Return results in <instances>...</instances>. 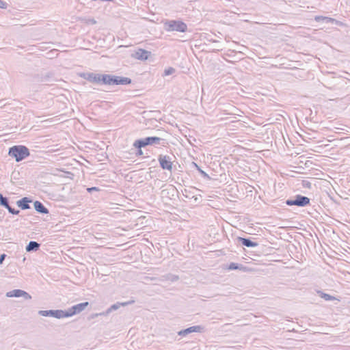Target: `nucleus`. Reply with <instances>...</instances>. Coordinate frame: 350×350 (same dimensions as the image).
<instances>
[{
	"label": "nucleus",
	"mask_w": 350,
	"mask_h": 350,
	"mask_svg": "<svg viewBox=\"0 0 350 350\" xmlns=\"http://www.w3.org/2000/svg\"><path fill=\"white\" fill-rule=\"evenodd\" d=\"M100 189L96 187H89L87 189V191L89 192V193H91L94 191H99Z\"/></svg>",
	"instance_id": "28"
},
{
	"label": "nucleus",
	"mask_w": 350,
	"mask_h": 350,
	"mask_svg": "<svg viewBox=\"0 0 350 350\" xmlns=\"http://www.w3.org/2000/svg\"><path fill=\"white\" fill-rule=\"evenodd\" d=\"M23 291L21 290V289H15V290L10 291V292H8L6 294V296L9 297H22V295H24Z\"/></svg>",
	"instance_id": "18"
},
{
	"label": "nucleus",
	"mask_w": 350,
	"mask_h": 350,
	"mask_svg": "<svg viewBox=\"0 0 350 350\" xmlns=\"http://www.w3.org/2000/svg\"><path fill=\"white\" fill-rule=\"evenodd\" d=\"M158 161L159 162L161 167L163 170L172 171L173 164L170 156L159 154L158 157Z\"/></svg>",
	"instance_id": "8"
},
{
	"label": "nucleus",
	"mask_w": 350,
	"mask_h": 350,
	"mask_svg": "<svg viewBox=\"0 0 350 350\" xmlns=\"http://www.w3.org/2000/svg\"><path fill=\"white\" fill-rule=\"evenodd\" d=\"M79 76L91 82L104 85H129L131 79L129 77L112 75L109 74H96L94 72H82Z\"/></svg>",
	"instance_id": "1"
},
{
	"label": "nucleus",
	"mask_w": 350,
	"mask_h": 350,
	"mask_svg": "<svg viewBox=\"0 0 350 350\" xmlns=\"http://www.w3.org/2000/svg\"><path fill=\"white\" fill-rule=\"evenodd\" d=\"M193 163L198 170V171L200 172V174L202 176V177L208 180H211V177L208 176V174H206L204 170H202L196 163Z\"/></svg>",
	"instance_id": "20"
},
{
	"label": "nucleus",
	"mask_w": 350,
	"mask_h": 350,
	"mask_svg": "<svg viewBox=\"0 0 350 350\" xmlns=\"http://www.w3.org/2000/svg\"><path fill=\"white\" fill-rule=\"evenodd\" d=\"M164 29L167 31H178L185 33L187 31V25L181 21L167 20L163 23Z\"/></svg>",
	"instance_id": "3"
},
{
	"label": "nucleus",
	"mask_w": 350,
	"mask_h": 350,
	"mask_svg": "<svg viewBox=\"0 0 350 350\" xmlns=\"http://www.w3.org/2000/svg\"><path fill=\"white\" fill-rule=\"evenodd\" d=\"M38 314L42 317H51L56 319L66 318L65 310H39Z\"/></svg>",
	"instance_id": "7"
},
{
	"label": "nucleus",
	"mask_w": 350,
	"mask_h": 350,
	"mask_svg": "<svg viewBox=\"0 0 350 350\" xmlns=\"http://www.w3.org/2000/svg\"><path fill=\"white\" fill-rule=\"evenodd\" d=\"M35 210L40 214H48L49 210L46 208L44 204L40 201H35L33 203Z\"/></svg>",
	"instance_id": "15"
},
{
	"label": "nucleus",
	"mask_w": 350,
	"mask_h": 350,
	"mask_svg": "<svg viewBox=\"0 0 350 350\" xmlns=\"http://www.w3.org/2000/svg\"><path fill=\"white\" fill-rule=\"evenodd\" d=\"M165 139L159 137H146L145 138L138 139L136 140L137 146L139 148H144L147 146L161 144V142H164Z\"/></svg>",
	"instance_id": "5"
},
{
	"label": "nucleus",
	"mask_w": 350,
	"mask_h": 350,
	"mask_svg": "<svg viewBox=\"0 0 350 350\" xmlns=\"http://www.w3.org/2000/svg\"><path fill=\"white\" fill-rule=\"evenodd\" d=\"M167 278L170 280H171L172 282H175V281H177L178 280V276L177 275H172V274H169L167 276Z\"/></svg>",
	"instance_id": "24"
},
{
	"label": "nucleus",
	"mask_w": 350,
	"mask_h": 350,
	"mask_svg": "<svg viewBox=\"0 0 350 350\" xmlns=\"http://www.w3.org/2000/svg\"><path fill=\"white\" fill-rule=\"evenodd\" d=\"M90 22L92 23V24H96V21L94 18L92 19H90Z\"/></svg>",
	"instance_id": "31"
},
{
	"label": "nucleus",
	"mask_w": 350,
	"mask_h": 350,
	"mask_svg": "<svg viewBox=\"0 0 350 350\" xmlns=\"http://www.w3.org/2000/svg\"><path fill=\"white\" fill-rule=\"evenodd\" d=\"M204 330V327L200 325L191 326L185 329H182L178 332V334L180 336H185L192 332H202Z\"/></svg>",
	"instance_id": "11"
},
{
	"label": "nucleus",
	"mask_w": 350,
	"mask_h": 350,
	"mask_svg": "<svg viewBox=\"0 0 350 350\" xmlns=\"http://www.w3.org/2000/svg\"><path fill=\"white\" fill-rule=\"evenodd\" d=\"M89 305V302L85 301L72 306L69 308L67 310H65L66 318L70 317L73 315L79 314L83 311L86 307Z\"/></svg>",
	"instance_id": "6"
},
{
	"label": "nucleus",
	"mask_w": 350,
	"mask_h": 350,
	"mask_svg": "<svg viewBox=\"0 0 350 350\" xmlns=\"http://www.w3.org/2000/svg\"><path fill=\"white\" fill-rule=\"evenodd\" d=\"M239 243L247 247H255L258 245V243L253 241L251 238L237 237Z\"/></svg>",
	"instance_id": "13"
},
{
	"label": "nucleus",
	"mask_w": 350,
	"mask_h": 350,
	"mask_svg": "<svg viewBox=\"0 0 350 350\" xmlns=\"http://www.w3.org/2000/svg\"><path fill=\"white\" fill-rule=\"evenodd\" d=\"M310 199L301 195H296L293 198L286 200V204L288 206H297L299 207H305L310 204Z\"/></svg>",
	"instance_id": "4"
},
{
	"label": "nucleus",
	"mask_w": 350,
	"mask_h": 350,
	"mask_svg": "<svg viewBox=\"0 0 350 350\" xmlns=\"http://www.w3.org/2000/svg\"><path fill=\"white\" fill-rule=\"evenodd\" d=\"M5 257H6V254H2L0 255V265H1L3 263Z\"/></svg>",
	"instance_id": "30"
},
{
	"label": "nucleus",
	"mask_w": 350,
	"mask_h": 350,
	"mask_svg": "<svg viewBox=\"0 0 350 350\" xmlns=\"http://www.w3.org/2000/svg\"><path fill=\"white\" fill-rule=\"evenodd\" d=\"M40 244L36 241H31L27 245L25 250L27 252H36L39 250Z\"/></svg>",
	"instance_id": "16"
},
{
	"label": "nucleus",
	"mask_w": 350,
	"mask_h": 350,
	"mask_svg": "<svg viewBox=\"0 0 350 350\" xmlns=\"http://www.w3.org/2000/svg\"><path fill=\"white\" fill-rule=\"evenodd\" d=\"M151 52L144 49H139L135 51L133 57L139 60H146L150 56Z\"/></svg>",
	"instance_id": "12"
},
{
	"label": "nucleus",
	"mask_w": 350,
	"mask_h": 350,
	"mask_svg": "<svg viewBox=\"0 0 350 350\" xmlns=\"http://www.w3.org/2000/svg\"><path fill=\"white\" fill-rule=\"evenodd\" d=\"M0 206L7 208L9 213L12 215H18L20 213L19 210H16L10 206L8 198L1 193H0Z\"/></svg>",
	"instance_id": "9"
},
{
	"label": "nucleus",
	"mask_w": 350,
	"mask_h": 350,
	"mask_svg": "<svg viewBox=\"0 0 350 350\" xmlns=\"http://www.w3.org/2000/svg\"><path fill=\"white\" fill-rule=\"evenodd\" d=\"M130 302H124V303L117 302L116 304H114L112 306H111L105 312H102L100 314H92L90 317V319H94V317H98V315H107L112 311L118 310L120 307V306H126Z\"/></svg>",
	"instance_id": "10"
},
{
	"label": "nucleus",
	"mask_w": 350,
	"mask_h": 350,
	"mask_svg": "<svg viewBox=\"0 0 350 350\" xmlns=\"http://www.w3.org/2000/svg\"><path fill=\"white\" fill-rule=\"evenodd\" d=\"M23 293H24V295H22V297H23L25 298V299H31V296L28 293H27L25 291H23Z\"/></svg>",
	"instance_id": "27"
},
{
	"label": "nucleus",
	"mask_w": 350,
	"mask_h": 350,
	"mask_svg": "<svg viewBox=\"0 0 350 350\" xmlns=\"http://www.w3.org/2000/svg\"><path fill=\"white\" fill-rule=\"evenodd\" d=\"M228 269L229 270L239 269V270H241L243 271H247L248 270V269L246 267L243 266L242 264H239V263H235V262L230 263Z\"/></svg>",
	"instance_id": "17"
},
{
	"label": "nucleus",
	"mask_w": 350,
	"mask_h": 350,
	"mask_svg": "<svg viewBox=\"0 0 350 350\" xmlns=\"http://www.w3.org/2000/svg\"><path fill=\"white\" fill-rule=\"evenodd\" d=\"M175 72V69L174 68L170 67L165 70L164 74L165 76L170 75Z\"/></svg>",
	"instance_id": "22"
},
{
	"label": "nucleus",
	"mask_w": 350,
	"mask_h": 350,
	"mask_svg": "<svg viewBox=\"0 0 350 350\" xmlns=\"http://www.w3.org/2000/svg\"><path fill=\"white\" fill-rule=\"evenodd\" d=\"M32 200L27 197H24L21 200H18L16 204L19 208L22 210H27L30 208L29 203L31 202Z\"/></svg>",
	"instance_id": "14"
},
{
	"label": "nucleus",
	"mask_w": 350,
	"mask_h": 350,
	"mask_svg": "<svg viewBox=\"0 0 350 350\" xmlns=\"http://www.w3.org/2000/svg\"><path fill=\"white\" fill-rule=\"evenodd\" d=\"M49 78H50L49 75H46L42 77L40 81L43 82V83L50 82L51 81L49 80Z\"/></svg>",
	"instance_id": "25"
},
{
	"label": "nucleus",
	"mask_w": 350,
	"mask_h": 350,
	"mask_svg": "<svg viewBox=\"0 0 350 350\" xmlns=\"http://www.w3.org/2000/svg\"><path fill=\"white\" fill-rule=\"evenodd\" d=\"M310 185H311V184H310V182L304 180V182H303V186H304V187L310 188Z\"/></svg>",
	"instance_id": "29"
},
{
	"label": "nucleus",
	"mask_w": 350,
	"mask_h": 350,
	"mask_svg": "<svg viewBox=\"0 0 350 350\" xmlns=\"http://www.w3.org/2000/svg\"><path fill=\"white\" fill-rule=\"evenodd\" d=\"M30 154L29 149L23 145H16L10 147L8 150V155L15 159L16 162H20Z\"/></svg>",
	"instance_id": "2"
},
{
	"label": "nucleus",
	"mask_w": 350,
	"mask_h": 350,
	"mask_svg": "<svg viewBox=\"0 0 350 350\" xmlns=\"http://www.w3.org/2000/svg\"><path fill=\"white\" fill-rule=\"evenodd\" d=\"M133 146L135 148H137V151L136 152L137 156H141L143 154V151L142 150V148H139V146H137L136 140L135 141V142L133 144Z\"/></svg>",
	"instance_id": "23"
},
{
	"label": "nucleus",
	"mask_w": 350,
	"mask_h": 350,
	"mask_svg": "<svg viewBox=\"0 0 350 350\" xmlns=\"http://www.w3.org/2000/svg\"><path fill=\"white\" fill-rule=\"evenodd\" d=\"M8 7V3L2 0H0V8L6 9Z\"/></svg>",
	"instance_id": "26"
},
{
	"label": "nucleus",
	"mask_w": 350,
	"mask_h": 350,
	"mask_svg": "<svg viewBox=\"0 0 350 350\" xmlns=\"http://www.w3.org/2000/svg\"><path fill=\"white\" fill-rule=\"evenodd\" d=\"M315 21L317 22H319L321 21H326V22H330V21H333L334 19L332 18H329V17H325V16H317L315 17Z\"/></svg>",
	"instance_id": "21"
},
{
	"label": "nucleus",
	"mask_w": 350,
	"mask_h": 350,
	"mask_svg": "<svg viewBox=\"0 0 350 350\" xmlns=\"http://www.w3.org/2000/svg\"><path fill=\"white\" fill-rule=\"evenodd\" d=\"M317 294L319 295V296L320 297L324 299L325 301H333V300L336 299L335 297H334L329 294L323 293L321 291H317Z\"/></svg>",
	"instance_id": "19"
}]
</instances>
